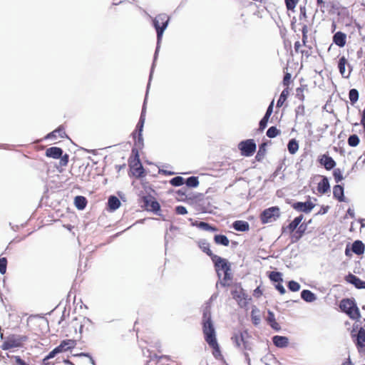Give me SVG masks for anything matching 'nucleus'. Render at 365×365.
Here are the masks:
<instances>
[{
    "mask_svg": "<svg viewBox=\"0 0 365 365\" xmlns=\"http://www.w3.org/2000/svg\"><path fill=\"white\" fill-rule=\"evenodd\" d=\"M232 227L240 232H247L250 230V225L244 220H236L232 223Z\"/></svg>",
    "mask_w": 365,
    "mask_h": 365,
    "instance_id": "obj_27",
    "label": "nucleus"
},
{
    "mask_svg": "<svg viewBox=\"0 0 365 365\" xmlns=\"http://www.w3.org/2000/svg\"><path fill=\"white\" fill-rule=\"evenodd\" d=\"M290 81H291V74L289 73H285L284 78H283L284 86H287V88H289Z\"/></svg>",
    "mask_w": 365,
    "mask_h": 365,
    "instance_id": "obj_57",
    "label": "nucleus"
},
{
    "mask_svg": "<svg viewBox=\"0 0 365 365\" xmlns=\"http://www.w3.org/2000/svg\"><path fill=\"white\" fill-rule=\"evenodd\" d=\"M212 261L214 263L215 270L220 277L224 272L231 271L230 264L226 259L216 255L213 256Z\"/></svg>",
    "mask_w": 365,
    "mask_h": 365,
    "instance_id": "obj_9",
    "label": "nucleus"
},
{
    "mask_svg": "<svg viewBox=\"0 0 365 365\" xmlns=\"http://www.w3.org/2000/svg\"><path fill=\"white\" fill-rule=\"evenodd\" d=\"M297 229V230L292 237V241L293 242H297L303 236L306 231L307 225L304 224H299Z\"/></svg>",
    "mask_w": 365,
    "mask_h": 365,
    "instance_id": "obj_31",
    "label": "nucleus"
},
{
    "mask_svg": "<svg viewBox=\"0 0 365 365\" xmlns=\"http://www.w3.org/2000/svg\"><path fill=\"white\" fill-rule=\"evenodd\" d=\"M223 277L221 279L220 284L222 287H230L232 283V274L231 271L224 272Z\"/></svg>",
    "mask_w": 365,
    "mask_h": 365,
    "instance_id": "obj_33",
    "label": "nucleus"
},
{
    "mask_svg": "<svg viewBox=\"0 0 365 365\" xmlns=\"http://www.w3.org/2000/svg\"><path fill=\"white\" fill-rule=\"evenodd\" d=\"M143 124H144V118H143V117L141 116L139 120V122L138 123V124L136 125V130L133 133V137L135 138H136L135 135L138 133V143H143L142 130H143Z\"/></svg>",
    "mask_w": 365,
    "mask_h": 365,
    "instance_id": "obj_32",
    "label": "nucleus"
},
{
    "mask_svg": "<svg viewBox=\"0 0 365 365\" xmlns=\"http://www.w3.org/2000/svg\"><path fill=\"white\" fill-rule=\"evenodd\" d=\"M286 7L288 10L294 11L299 0H284Z\"/></svg>",
    "mask_w": 365,
    "mask_h": 365,
    "instance_id": "obj_51",
    "label": "nucleus"
},
{
    "mask_svg": "<svg viewBox=\"0 0 365 365\" xmlns=\"http://www.w3.org/2000/svg\"><path fill=\"white\" fill-rule=\"evenodd\" d=\"M351 250L357 255H363L365 251L364 244L361 240H356L352 244Z\"/></svg>",
    "mask_w": 365,
    "mask_h": 365,
    "instance_id": "obj_28",
    "label": "nucleus"
},
{
    "mask_svg": "<svg viewBox=\"0 0 365 365\" xmlns=\"http://www.w3.org/2000/svg\"><path fill=\"white\" fill-rule=\"evenodd\" d=\"M297 114L304 115V106L303 105L299 106L297 108Z\"/></svg>",
    "mask_w": 365,
    "mask_h": 365,
    "instance_id": "obj_61",
    "label": "nucleus"
},
{
    "mask_svg": "<svg viewBox=\"0 0 365 365\" xmlns=\"http://www.w3.org/2000/svg\"><path fill=\"white\" fill-rule=\"evenodd\" d=\"M267 322L268 324L271 326V327L276 330V331H279L281 327L279 326V324L277 322L276 319H275V317H274V314L273 312L269 311L268 312V315H267Z\"/></svg>",
    "mask_w": 365,
    "mask_h": 365,
    "instance_id": "obj_36",
    "label": "nucleus"
},
{
    "mask_svg": "<svg viewBox=\"0 0 365 365\" xmlns=\"http://www.w3.org/2000/svg\"><path fill=\"white\" fill-rule=\"evenodd\" d=\"M282 282H279L276 286V289L281 294H284L286 292V290L283 285L281 284Z\"/></svg>",
    "mask_w": 365,
    "mask_h": 365,
    "instance_id": "obj_60",
    "label": "nucleus"
},
{
    "mask_svg": "<svg viewBox=\"0 0 365 365\" xmlns=\"http://www.w3.org/2000/svg\"><path fill=\"white\" fill-rule=\"evenodd\" d=\"M307 90V85H301L300 87L296 89V98L300 101L303 102L305 100L304 91Z\"/></svg>",
    "mask_w": 365,
    "mask_h": 365,
    "instance_id": "obj_41",
    "label": "nucleus"
},
{
    "mask_svg": "<svg viewBox=\"0 0 365 365\" xmlns=\"http://www.w3.org/2000/svg\"><path fill=\"white\" fill-rule=\"evenodd\" d=\"M198 246L203 252L206 253L211 258V259L213 258V256H216V255L212 253L210 250V243L207 241L201 240L198 242Z\"/></svg>",
    "mask_w": 365,
    "mask_h": 365,
    "instance_id": "obj_29",
    "label": "nucleus"
},
{
    "mask_svg": "<svg viewBox=\"0 0 365 365\" xmlns=\"http://www.w3.org/2000/svg\"><path fill=\"white\" fill-rule=\"evenodd\" d=\"M185 184L190 187H195L199 185L198 178L195 176L190 177L186 180Z\"/></svg>",
    "mask_w": 365,
    "mask_h": 365,
    "instance_id": "obj_45",
    "label": "nucleus"
},
{
    "mask_svg": "<svg viewBox=\"0 0 365 365\" xmlns=\"http://www.w3.org/2000/svg\"><path fill=\"white\" fill-rule=\"evenodd\" d=\"M322 180L317 185V191L319 194L324 195L330 190V184L327 177L321 176Z\"/></svg>",
    "mask_w": 365,
    "mask_h": 365,
    "instance_id": "obj_22",
    "label": "nucleus"
},
{
    "mask_svg": "<svg viewBox=\"0 0 365 365\" xmlns=\"http://www.w3.org/2000/svg\"><path fill=\"white\" fill-rule=\"evenodd\" d=\"M349 98L352 105L355 104L359 100V92L356 89L352 88L349 91Z\"/></svg>",
    "mask_w": 365,
    "mask_h": 365,
    "instance_id": "obj_42",
    "label": "nucleus"
},
{
    "mask_svg": "<svg viewBox=\"0 0 365 365\" xmlns=\"http://www.w3.org/2000/svg\"><path fill=\"white\" fill-rule=\"evenodd\" d=\"M346 215L349 216L351 218H355V212L353 209L349 208L346 211Z\"/></svg>",
    "mask_w": 365,
    "mask_h": 365,
    "instance_id": "obj_63",
    "label": "nucleus"
},
{
    "mask_svg": "<svg viewBox=\"0 0 365 365\" xmlns=\"http://www.w3.org/2000/svg\"><path fill=\"white\" fill-rule=\"evenodd\" d=\"M265 144H262L259 148V150L255 156V159L257 161H261L264 159V155H265V148H264V146Z\"/></svg>",
    "mask_w": 365,
    "mask_h": 365,
    "instance_id": "obj_48",
    "label": "nucleus"
},
{
    "mask_svg": "<svg viewBox=\"0 0 365 365\" xmlns=\"http://www.w3.org/2000/svg\"><path fill=\"white\" fill-rule=\"evenodd\" d=\"M301 297L307 302H312L316 299L315 294L308 289H304L301 292Z\"/></svg>",
    "mask_w": 365,
    "mask_h": 365,
    "instance_id": "obj_38",
    "label": "nucleus"
},
{
    "mask_svg": "<svg viewBox=\"0 0 365 365\" xmlns=\"http://www.w3.org/2000/svg\"><path fill=\"white\" fill-rule=\"evenodd\" d=\"M28 337L25 335H9L6 339L1 345L3 350H9L14 348L22 346L24 343L26 341Z\"/></svg>",
    "mask_w": 365,
    "mask_h": 365,
    "instance_id": "obj_4",
    "label": "nucleus"
},
{
    "mask_svg": "<svg viewBox=\"0 0 365 365\" xmlns=\"http://www.w3.org/2000/svg\"><path fill=\"white\" fill-rule=\"evenodd\" d=\"M308 31H309V29H308L307 25L304 24L302 28V36H308Z\"/></svg>",
    "mask_w": 365,
    "mask_h": 365,
    "instance_id": "obj_62",
    "label": "nucleus"
},
{
    "mask_svg": "<svg viewBox=\"0 0 365 365\" xmlns=\"http://www.w3.org/2000/svg\"><path fill=\"white\" fill-rule=\"evenodd\" d=\"M7 259L6 257L0 258V273L4 274L6 272Z\"/></svg>",
    "mask_w": 365,
    "mask_h": 365,
    "instance_id": "obj_53",
    "label": "nucleus"
},
{
    "mask_svg": "<svg viewBox=\"0 0 365 365\" xmlns=\"http://www.w3.org/2000/svg\"><path fill=\"white\" fill-rule=\"evenodd\" d=\"M346 36L341 31L336 32L333 36L334 43L339 47H344L346 44Z\"/></svg>",
    "mask_w": 365,
    "mask_h": 365,
    "instance_id": "obj_25",
    "label": "nucleus"
},
{
    "mask_svg": "<svg viewBox=\"0 0 365 365\" xmlns=\"http://www.w3.org/2000/svg\"><path fill=\"white\" fill-rule=\"evenodd\" d=\"M15 365H29L27 363H26L22 359H21V357L19 356H15Z\"/></svg>",
    "mask_w": 365,
    "mask_h": 365,
    "instance_id": "obj_59",
    "label": "nucleus"
},
{
    "mask_svg": "<svg viewBox=\"0 0 365 365\" xmlns=\"http://www.w3.org/2000/svg\"><path fill=\"white\" fill-rule=\"evenodd\" d=\"M273 105H274V101H272L271 102V103L269 104V107L267 108L265 115L262 118V120L259 121V129L260 130H263L267 127L269 118L273 111Z\"/></svg>",
    "mask_w": 365,
    "mask_h": 365,
    "instance_id": "obj_23",
    "label": "nucleus"
},
{
    "mask_svg": "<svg viewBox=\"0 0 365 365\" xmlns=\"http://www.w3.org/2000/svg\"><path fill=\"white\" fill-rule=\"evenodd\" d=\"M58 349L56 347L44 358V361H48L50 359L53 358L56 354H59Z\"/></svg>",
    "mask_w": 365,
    "mask_h": 365,
    "instance_id": "obj_55",
    "label": "nucleus"
},
{
    "mask_svg": "<svg viewBox=\"0 0 365 365\" xmlns=\"http://www.w3.org/2000/svg\"><path fill=\"white\" fill-rule=\"evenodd\" d=\"M287 148L290 154H295L299 150L298 142L295 139H292L289 141Z\"/></svg>",
    "mask_w": 365,
    "mask_h": 365,
    "instance_id": "obj_40",
    "label": "nucleus"
},
{
    "mask_svg": "<svg viewBox=\"0 0 365 365\" xmlns=\"http://www.w3.org/2000/svg\"><path fill=\"white\" fill-rule=\"evenodd\" d=\"M347 142L349 146L356 147L360 143V139L357 135L353 134L349 137Z\"/></svg>",
    "mask_w": 365,
    "mask_h": 365,
    "instance_id": "obj_43",
    "label": "nucleus"
},
{
    "mask_svg": "<svg viewBox=\"0 0 365 365\" xmlns=\"http://www.w3.org/2000/svg\"><path fill=\"white\" fill-rule=\"evenodd\" d=\"M257 312L258 310L257 309H253L251 312L252 321L255 325L259 324L260 322V317L257 314Z\"/></svg>",
    "mask_w": 365,
    "mask_h": 365,
    "instance_id": "obj_50",
    "label": "nucleus"
},
{
    "mask_svg": "<svg viewBox=\"0 0 365 365\" xmlns=\"http://www.w3.org/2000/svg\"><path fill=\"white\" fill-rule=\"evenodd\" d=\"M340 310L345 313L351 319L359 321L361 317L360 310L354 298H344L339 302Z\"/></svg>",
    "mask_w": 365,
    "mask_h": 365,
    "instance_id": "obj_2",
    "label": "nucleus"
},
{
    "mask_svg": "<svg viewBox=\"0 0 365 365\" xmlns=\"http://www.w3.org/2000/svg\"><path fill=\"white\" fill-rule=\"evenodd\" d=\"M202 324L205 341L211 348L214 358L219 361L224 360L220 344L216 338L215 330L211 319V313L209 310H205L203 312Z\"/></svg>",
    "mask_w": 365,
    "mask_h": 365,
    "instance_id": "obj_1",
    "label": "nucleus"
},
{
    "mask_svg": "<svg viewBox=\"0 0 365 365\" xmlns=\"http://www.w3.org/2000/svg\"><path fill=\"white\" fill-rule=\"evenodd\" d=\"M238 149L242 156H252L256 151L257 145L253 139H247L241 141L238 144Z\"/></svg>",
    "mask_w": 365,
    "mask_h": 365,
    "instance_id": "obj_7",
    "label": "nucleus"
},
{
    "mask_svg": "<svg viewBox=\"0 0 365 365\" xmlns=\"http://www.w3.org/2000/svg\"><path fill=\"white\" fill-rule=\"evenodd\" d=\"M63 154V150L58 147H51L46 150L45 155L48 158L59 159Z\"/></svg>",
    "mask_w": 365,
    "mask_h": 365,
    "instance_id": "obj_24",
    "label": "nucleus"
},
{
    "mask_svg": "<svg viewBox=\"0 0 365 365\" xmlns=\"http://www.w3.org/2000/svg\"><path fill=\"white\" fill-rule=\"evenodd\" d=\"M288 288L292 292H297L300 289V284L297 282L292 280V281L289 282Z\"/></svg>",
    "mask_w": 365,
    "mask_h": 365,
    "instance_id": "obj_52",
    "label": "nucleus"
},
{
    "mask_svg": "<svg viewBox=\"0 0 365 365\" xmlns=\"http://www.w3.org/2000/svg\"><path fill=\"white\" fill-rule=\"evenodd\" d=\"M346 282L353 284L357 289H365V281L361 280L356 275L349 273L345 277Z\"/></svg>",
    "mask_w": 365,
    "mask_h": 365,
    "instance_id": "obj_18",
    "label": "nucleus"
},
{
    "mask_svg": "<svg viewBox=\"0 0 365 365\" xmlns=\"http://www.w3.org/2000/svg\"><path fill=\"white\" fill-rule=\"evenodd\" d=\"M333 176L336 183H339L344 179L343 174L339 168L334 170Z\"/></svg>",
    "mask_w": 365,
    "mask_h": 365,
    "instance_id": "obj_49",
    "label": "nucleus"
},
{
    "mask_svg": "<svg viewBox=\"0 0 365 365\" xmlns=\"http://www.w3.org/2000/svg\"><path fill=\"white\" fill-rule=\"evenodd\" d=\"M214 242L216 245H222L225 247L229 246L230 244L229 239L224 235H215L214 236Z\"/></svg>",
    "mask_w": 365,
    "mask_h": 365,
    "instance_id": "obj_35",
    "label": "nucleus"
},
{
    "mask_svg": "<svg viewBox=\"0 0 365 365\" xmlns=\"http://www.w3.org/2000/svg\"><path fill=\"white\" fill-rule=\"evenodd\" d=\"M304 216L303 215H300L299 216L295 217L285 228V230H287L289 232H294L295 230H297V227L301 223L302 220H303Z\"/></svg>",
    "mask_w": 365,
    "mask_h": 365,
    "instance_id": "obj_30",
    "label": "nucleus"
},
{
    "mask_svg": "<svg viewBox=\"0 0 365 365\" xmlns=\"http://www.w3.org/2000/svg\"><path fill=\"white\" fill-rule=\"evenodd\" d=\"M88 201L83 196L78 195L74 198V205L78 210H83L87 205Z\"/></svg>",
    "mask_w": 365,
    "mask_h": 365,
    "instance_id": "obj_34",
    "label": "nucleus"
},
{
    "mask_svg": "<svg viewBox=\"0 0 365 365\" xmlns=\"http://www.w3.org/2000/svg\"><path fill=\"white\" fill-rule=\"evenodd\" d=\"M175 212L178 215H185L187 213V211L185 207L179 205L175 207Z\"/></svg>",
    "mask_w": 365,
    "mask_h": 365,
    "instance_id": "obj_56",
    "label": "nucleus"
},
{
    "mask_svg": "<svg viewBox=\"0 0 365 365\" xmlns=\"http://www.w3.org/2000/svg\"><path fill=\"white\" fill-rule=\"evenodd\" d=\"M197 227L208 231V228L210 227V224L205 222H200L197 224Z\"/></svg>",
    "mask_w": 365,
    "mask_h": 365,
    "instance_id": "obj_58",
    "label": "nucleus"
},
{
    "mask_svg": "<svg viewBox=\"0 0 365 365\" xmlns=\"http://www.w3.org/2000/svg\"><path fill=\"white\" fill-rule=\"evenodd\" d=\"M317 5L323 14L330 12L335 9L334 0H317Z\"/></svg>",
    "mask_w": 365,
    "mask_h": 365,
    "instance_id": "obj_17",
    "label": "nucleus"
},
{
    "mask_svg": "<svg viewBox=\"0 0 365 365\" xmlns=\"http://www.w3.org/2000/svg\"><path fill=\"white\" fill-rule=\"evenodd\" d=\"M144 207L147 211L158 213L160 210V205L155 198L151 195L143 197Z\"/></svg>",
    "mask_w": 365,
    "mask_h": 365,
    "instance_id": "obj_11",
    "label": "nucleus"
},
{
    "mask_svg": "<svg viewBox=\"0 0 365 365\" xmlns=\"http://www.w3.org/2000/svg\"><path fill=\"white\" fill-rule=\"evenodd\" d=\"M269 278L271 281L274 282H282V274L279 272H271L269 274Z\"/></svg>",
    "mask_w": 365,
    "mask_h": 365,
    "instance_id": "obj_44",
    "label": "nucleus"
},
{
    "mask_svg": "<svg viewBox=\"0 0 365 365\" xmlns=\"http://www.w3.org/2000/svg\"><path fill=\"white\" fill-rule=\"evenodd\" d=\"M302 44L299 41L294 43V51L296 53H300L302 56L309 58L312 54V46L307 44L308 36H302Z\"/></svg>",
    "mask_w": 365,
    "mask_h": 365,
    "instance_id": "obj_8",
    "label": "nucleus"
},
{
    "mask_svg": "<svg viewBox=\"0 0 365 365\" xmlns=\"http://www.w3.org/2000/svg\"><path fill=\"white\" fill-rule=\"evenodd\" d=\"M76 345V341L74 339H66L63 340L61 344L56 346L59 352L66 351L71 349H73Z\"/></svg>",
    "mask_w": 365,
    "mask_h": 365,
    "instance_id": "obj_20",
    "label": "nucleus"
},
{
    "mask_svg": "<svg viewBox=\"0 0 365 365\" xmlns=\"http://www.w3.org/2000/svg\"><path fill=\"white\" fill-rule=\"evenodd\" d=\"M280 216V209L277 206L264 210L259 215L262 224H267L276 221Z\"/></svg>",
    "mask_w": 365,
    "mask_h": 365,
    "instance_id": "obj_6",
    "label": "nucleus"
},
{
    "mask_svg": "<svg viewBox=\"0 0 365 365\" xmlns=\"http://www.w3.org/2000/svg\"><path fill=\"white\" fill-rule=\"evenodd\" d=\"M318 163L324 166L327 170H331L334 168L336 163L335 160L328 154H322L318 156Z\"/></svg>",
    "mask_w": 365,
    "mask_h": 365,
    "instance_id": "obj_14",
    "label": "nucleus"
},
{
    "mask_svg": "<svg viewBox=\"0 0 365 365\" xmlns=\"http://www.w3.org/2000/svg\"><path fill=\"white\" fill-rule=\"evenodd\" d=\"M68 158H69V156L68 154H65L63 155V154L61 155V157L60 158V165L61 166H66L68 165Z\"/></svg>",
    "mask_w": 365,
    "mask_h": 365,
    "instance_id": "obj_54",
    "label": "nucleus"
},
{
    "mask_svg": "<svg viewBox=\"0 0 365 365\" xmlns=\"http://www.w3.org/2000/svg\"><path fill=\"white\" fill-rule=\"evenodd\" d=\"M129 166L132 175L136 178H140L145 175V170L138 155L129 163Z\"/></svg>",
    "mask_w": 365,
    "mask_h": 365,
    "instance_id": "obj_10",
    "label": "nucleus"
},
{
    "mask_svg": "<svg viewBox=\"0 0 365 365\" xmlns=\"http://www.w3.org/2000/svg\"><path fill=\"white\" fill-rule=\"evenodd\" d=\"M289 94V88H286L282 91V92L281 93L279 98L277 101V107L279 108L283 106V104L285 102V101L287 100Z\"/></svg>",
    "mask_w": 365,
    "mask_h": 365,
    "instance_id": "obj_39",
    "label": "nucleus"
},
{
    "mask_svg": "<svg viewBox=\"0 0 365 365\" xmlns=\"http://www.w3.org/2000/svg\"><path fill=\"white\" fill-rule=\"evenodd\" d=\"M170 21V16L166 14H159L153 19V24L157 33L158 43L162 39L164 31Z\"/></svg>",
    "mask_w": 365,
    "mask_h": 365,
    "instance_id": "obj_3",
    "label": "nucleus"
},
{
    "mask_svg": "<svg viewBox=\"0 0 365 365\" xmlns=\"http://www.w3.org/2000/svg\"><path fill=\"white\" fill-rule=\"evenodd\" d=\"M351 335L355 337L354 342L358 350H365V329L361 327L356 335Z\"/></svg>",
    "mask_w": 365,
    "mask_h": 365,
    "instance_id": "obj_15",
    "label": "nucleus"
},
{
    "mask_svg": "<svg viewBox=\"0 0 365 365\" xmlns=\"http://www.w3.org/2000/svg\"><path fill=\"white\" fill-rule=\"evenodd\" d=\"M333 197L339 202H346L344 187L342 185H336L333 187Z\"/></svg>",
    "mask_w": 365,
    "mask_h": 365,
    "instance_id": "obj_19",
    "label": "nucleus"
},
{
    "mask_svg": "<svg viewBox=\"0 0 365 365\" xmlns=\"http://www.w3.org/2000/svg\"><path fill=\"white\" fill-rule=\"evenodd\" d=\"M266 134L267 137L273 138L280 134V130L277 129L275 126H272L267 130Z\"/></svg>",
    "mask_w": 365,
    "mask_h": 365,
    "instance_id": "obj_46",
    "label": "nucleus"
},
{
    "mask_svg": "<svg viewBox=\"0 0 365 365\" xmlns=\"http://www.w3.org/2000/svg\"><path fill=\"white\" fill-rule=\"evenodd\" d=\"M338 68L340 74L344 78H349L352 71V66L348 63L347 59L345 56L339 58L338 62Z\"/></svg>",
    "mask_w": 365,
    "mask_h": 365,
    "instance_id": "obj_13",
    "label": "nucleus"
},
{
    "mask_svg": "<svg viewBox=\"0 0 365 365\" xmlns=\"http://www.w3.org/2000/svg\"><path fill=\"white\" fill-rule=\"evenodd\" d=\"M341 365H354V364L351 362L350 358L349 357Z\"/></svg>",
    "mask_w": 365,
    "mask_h": 365,
    "instance_id": "obj_64",
    "label": "nucleus"
},
{
    "mask_svg": "<svg viewBox=\"0 0 365 365\" xmlns=\"http://www.w3.org/2000/svg\"><path fill=\"white\" fill-rule=\"evenodd\" d=\"M314 206L315 205L309 200L304 202H297L293 203L292 205L294 210L305 213H309Z\"/></svg>",
    "mask_w": 365,
    "mask_h": 365,
    "instance_id": "obj_16",
    "label": "nucleus"
},
{
    "mask_svg": "<svg viewBox=\"0 0 365 365\" xmlns=\"http://www.w3.org/2000/svg\"><path fill=\"white\" fill-rule=\"evenodd\" d=\"M250 336L247 331H238L232 337V340L235 343L236 346L242 349L250 351L252 344L250 341Z\"/></svg>",
    "mask_w": 365,
    "mask_h": 365,
    "instance_id": "obj_5",
    "label": "nucleus"
},
{
    "mask_svg": "<svg viewBox=\"0 0 365 365\" xmlns=\"http://www.w3.org/2000/svg\"><path fill=\"white\" fill-rule=\"evenodd\" d=\"M231 294L240 306L242 307L247 304L245 294L240 285L235 284L231 291Z\"/></svg>",
    "mask_w": 365,
    "mask_h": 365,
    "instance_id": "obj_12",
    "label": "nucleus"
},
{
    "mask_svg": "<svg viewBox=\"0 0 365 365\" xmlns=\"http://www.w3.org/2000/svg\"><path fill=\"white\" fill-rule=\"evenodd\" d=\"M273 344L279 348H284L288 346L289 339L287 336H274L272 338Z\"/></svg>",
    "mask_w": 365,
    "mask_h": 365,
    "instance_id": "obj_26",
    "label": "nucleus"
},
{
    "mask_svg": "<svg viewBox=\"0 0 365 365\" xmlns=\"http://www.w3.org/2000/svg\"><path fill=\"white\" fill-rule=\"evenodd\" d=\"M170 183L173 186H180V185H182L185 183V180H184L183 178H182L180 176H177V177H175V178H172L170 180Z\"/></svg>",
    "mask_w": 365,
    "mask_h": 365,
    "instance_id": "obj_47",
    "label": "nucleus"
},
{
    "mask_svg": "<svg viewBox=\"0 0 365 365\" xmlns=\"http://www.w3.org/2000/svg\"><path fill=\"white\" fill-rule=\"evenodd\" d=\"M66 136L65 128L63 125L58 126L56 129L47 134L45 139H57V138H63Z\"/></svg>",
    "mask_w": 365,
    "mask_h": 365,
    "instance_id": "obj_21",
    "label": "nucleus"
},
{
    "mask_svg": "<svg viewBox=\"0 0 365 365\" xmlns=\"http://www.w3.org/2000/svg\"><path fill=\"white\" fill-rule=\"evenodd\" d=\"M120 205V201L115 196H110L108 198V206L110 210L114 211L117 210Z\"/></svg>",
    "mask_w": 365,
    "mask_h": 365,
    "instance_id": "obj_37",
    "label": "nucleus"
}]
</instances>
